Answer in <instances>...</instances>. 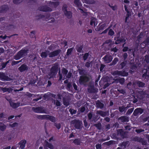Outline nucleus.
Returning <instances> with one entry per match:
<instances>
[{"mask_svg": "<svg viewBox=\"0 0 149 149\" xmlns=\"http://www.w3.org/2000/svg\"><path fill=\"white\" fill-rule=\"evenodd\" d=\"M67 6L65 5H64L63 7V10L64 12V14L68 18H70L72 17V13L70 11H67L66 8Z\"/></svg>", "mask_w": 149, "mask_h": 149, "instance_id": "obj_6", "label": "nucleus"}, {"mask_svg": "<svg viewBox=\"0 0 149 149\" xmlns=\"http://www.w3.org/2000/svg\"><path fill=\"white\" fill-rule=\"evenodd\" d=\"M97 114L100 115L102 117H104L106 115V113L105 112L102 111H97Z\"/></svg>", "mask_w": 149, "mask_h": 149, "instance_id": "obj_27", "label": "nucleus"}, {"mask_svg": "<svg viewBox=\"0 0 149 149\" xmlns=\"http://www.w3.org/2000/svg\"><path fill=\"white\" fill-rule=\"evenodd\" d=\"M2 91H3V92H5L8 91L7 90V88H3L2 89Z\"/></svg>", "mask_w": 149, "mask_h": 149, "instance_id": "obj_63", "label": "nucleus"}, {"mask_svg": "<svg viewBox=\"0 0 149 149\" xmlns=\"http://www.w3.org/2000/svg\"><path fill=\"white\" fill-rule=\"evenodd\" d=\"M51 96L52 97H55L56 96L54 94H51L50 93H47L45 95V96Z\"/></svg>", "mask_w": 149, "mask_h": 149, "instance_id": "obj_43", "label": "nucleus"}, {"mask_svg": "<svg viewBox=\"0 0 149 149\" xmlns=\"http://www.w3.org/2000/svg\"><path fill=\"white\" fill-rule=\"evenodd\" d=\"M96 104L97 107L100 108V109H102L104 107V104L99 101H97Z\"/></svg>", "mask_w": 149, "mask_h": 149, "instance_id": "obj_26", "label": "nucleus"}, {"mask_svg": "<svg viewBox=\"0 0 149 149\" xmlns=\"http://www.w3.org/2000/svg\"><path fill=\"white\" fill-rule=\"evenodd\" d=\"M38 10L44 12H50L52 11L51 8L46 6H41L39 7Z\"/></svg>", "mask_w": 149, "mask_h": 149, "instance_id": "obj_8", "label": "nucleus"}, {"mask_svg": "<svg viewBox=\"0 0 149 149\" xmlns=\"http://www.w3.org/2000/svg\"><path fill=\"white\" fill-rule=\"evenodd\" d=\"M74 143L76 145H79L80 143V141L78 139H75L74 140Z\"/></svg>", "mask_w": 149, "mask_h": 149, "instance_id": "obj_38", "label": "nucleus"}, {"mask_svg": "<svg viewBox=\"0 0 149 149\" xmlns=\"http://www.w3.org/2000/svg\"><path fill=\"white\" fill-rule=\"evenodd\" d=\"M98 23V22L96 19L94 17L91 18L90 24L92 26H93L95 27L96 25H97Z\"/></svg>", "mask_w": 149, "mask_h": 149, "instance_id": "obj_14", "label": "nucleus"}, {"mask_svg": "<svg viewBox=\"0 0 149 149\" xmlns=\"http://www.w3.org/2000/svg\"><path fill=\"white\" fill-rule=\"evenodd\" d=\"M26 143V141L25 140H23L21 141L19 143V144L20 145V148L21 149H23L25 146V144Z\"/></svg>", "mask_w": 149, "mask_h": 149, "instance_id": "obj_17", "label": "nucleus"}, {"mask_svg": "<svg viewBox=\"0 0 149 149\" xmlns=\"http://www.w3.org/2000/svg\"><path fill=\"white\" fill-rule=\"evenodd\" d=\"M62 74H60V71H59V79L61 80L63 79H64L66 76V74L68 73V71L65 68H63L62 70Z\"/></svg>", "mask_w": 149, "mask_h": 149, "instance_id": "obj_4", "label": "nucleus"}, {"mask_svg": "<svg viewBox=\"0 0 149 149\" xmlns=\"http://www.w3.org/2000/svg\"><path fill=\"white\" fill-rule=\"evenodd\" d=\"M69 111L70 113L71 114H73L76 113V111L75 110H74L72 109H70L69 110Z\"/></svg>", "mask_w": 149, "mask_h": 149, "instance_id": "obj_44", "label": "nucleus"}, {"mask_svg": "<svg viewBox=\"0 0 149 149\" xmlns=\"http://www.w3.org/2000/svg\"><path fill=\"white\" fill-rule=\"evenodd\" d=\"M23 0H13V2L15 4H18L21 2Z\"/></svg>", "mask_w": 149, "mask_h": 149, "instance_id": "obj_41", "label": "nucleus"}, {"mask_svg": "<svg viewBox=\"0 0 149 149\" xmlns=\"http://www.w3.org/2000/svg\"><path fill=\"white\" fill-rule=\"evenodd\" d=\"M118 91L121 93H122L124 94L125 93V91L123 89L118 90Z\"/></svg>", "mask_w": 149, "mask_h": 149, "instance_id": "obj_57", "label": "nucleus"}, {"mask_svg": "<svg viewBox=\"0 0 149 149\" xmlns=\"http://www.w3.org/2000/svg\"><path fill=\"white\" fill-rule=\"evenodd\" d=\"M105 63H109L113 59L112 56L110 54H107L102 58Z\"/></svg>", "mask_w": 149, "mask_h": 149, "instance_id": "obj_7", "label": "nucleus"}, {"mask_svg": "<svg viewBox=\"0 0 149 149\" xmlns=\"http://www.w3.org/2000/svg\"><path fill=\"white\" fill-rule=\"evenodd\" d=\"M46 21H48L49 23H53L55 22L54 19L52 17L47 19L46 20Z\"/></svg>", "mask_w": 149, "mask_h": 149, "instance_id": "obj_32", "label": "nucleus"}, {"mask_svg": "<svg viewBox=\"0 0 149 149\" xmlns=\"http://www.w3.org/2000/svg\"><path fill=\"white\" fill-rule=\"evenodd\" d=\"M143 110L141 108H138L135 109L134 111L133 114L134 116H136L137 114H141L143 112Z\"/></svg>", "mask_w": 149, "mask_h": 149, "instance_id": "obj_13", "label": "nucleus"}, {"mask_svg": "<svg viewBox=\"0 0 149 149\" xmlns=\"http://www.w3.org/2000/svg\"><path fill=\"white\" fill-rule=\"evenodd\" d=\"M0 79L2 81H10L11 79L4 73H0Z\"/></svg>", "mask_w": 149, "mask_h": 149, "instance_id": "obj_9", "label": "nucleus"}, {"mask_svg": "<svg viewBox=\"0 0 149 149\" xmlns=\"http://www.w3.org/2000/svg\"><path fill=\"white\" fill-rule=\"evenodd\" d=\"M37 117L39 119H44V115H38Z\"/></svg>", "mask_w": 149, "mask_h": 149, "instance_id": "obj_51", "label": "nucleus"}, {"mask_svg": "<svg viewBox=\"0 0 149 149\" xmlns=\"http://www.w3.org/2000/svg\"><path fill=\"white\" fill-rule=\"evenodd\" d=\"M136 83V84L137 86H139V87H143L144 85V83L140 81H136L135 83L134 84H135Z\"/></svg>", "mask_w": 149, "mask_h": 149, "instance_id": "obj_31", "label": "nucleus"}, {"mask_svg": "<svg viewBox=\"0 0 149 149\" xmlns=\"http://www.w3.org/2000/svg\"><path fill=\"white\" fill-rule=\"evenodd\" d=\"M6 126L2 123L0 122V130L2 131H4L6 129Z\"/></svg>", "mask_w": 149, "mask_h": 149, "instance_id": "obj_21", "label": "nucleus"}, {"mask_svg": "<svg viewBox=\"0 0 149 149\" xmlns=\"http://www.w3.org/2000/svg\"><path fill=\"white\" fill-rule=\"evenodd\" d=\"M112 74L114 76L118 75V76H127L128 74L127 72H126L124 71H119L118 70L112 72Z\"/></svg>", "mask_w": 149, "mask_h": 149, "instance_id": "obj_2", "label": "nucleus"}, {"mask_svg": "<svg viewBox=\"0 0 149 149\" xmlns=\"http://www.w3.org/2000/svg\"><path fill=\"white\" fill-rule=\"evenodd\" d=\"M126 62H123L122 63H121L120 65L121 66V68H123L125 65H126Z\"/></svg>", "mask_w": 149, "mask_h": 149, "instance_id": "obj_53", "label": "nucleus"}, {"mask_svg": "<svg viewBox=\"0 0 149 149\" xmlns=\"http://www.w3.org/2000/svg\"><path fill=\"white\" fill-rule=\"evenodd\" d=\"M57 68L56 66H53L51 70L50 73L49 74V75L50 76V77H54L57 73Z\"/></svg>", "mask_w": 149, "mask_h": 149, "instance_id": "obj_3", "label": "nucleus"}, {"mask_svg": "<svg viewBox=\"0 0 149 149\" xmlns=\"http://www.w3.org/2000/svg\"><path fill=\"white\" fill-rule=\"evenodd\" d=\"M98 90V89L95 90L93 87H90L88 89V91L89 92L92 93L95 92L97 91Z\"/></svg>", "mask_w": 149, "mask_h": 149, "instance_id": "obj_30", "label": "nucleus"}, {"mask_svg": "<svg viewBox=\"0 0 149 149\" xmlns=\"http://www.w3.org/2000/svg\"><path fill=\"white\" fill-rule=\"evenodd\" d=\"M83 2L88 4H94L95 1L94 0H82Z\"/></svg>", "mask_w": 149, "mask_h": 149, "instance_id": "obj_23", "label": "nucleus"}, {"mask_svg": "<svg viewBox=\"0 0 149 149\" xmlns=\"http://www.w3.org/2000/svg\"><path fill=\"white\" fill-rule=\"evenodd\" d=\"M28 68L27 66L24 64L22 65L19 68V70L21 72H22L25 70H28Z\"/></svg>", "mask_w": 149, "mask_h": 149, "instance_id": "obj_16", "label": "nucleus"}, {"mask_svg": "<svg viewBox=\"0 0 149 149\" xmlns=\"http://www.w3.org/2000/svg\"><path fill=\"white\" fill-rule=\"evenodd\" d=\"M110 84H111V83L109 84V83H108V82L107 83V84H105L104 85V88H106V87H107L109 86Z\"/></svg>", "mask_w": 149, "mask_h": 149, "instance_id": "obj_60", "label": "nucleus"}, {"mask_svg": "<svg viewBox=\"0 0 149 149\" xmlns=\"http://www.w3.org/2000/svg\"><path fill=\"white\" fill-rule=\"evenodd\" d=\"M89 80V78L86 76H82L80 77L79 81L81 84H83L85 82Z\"/></svg>", "mask_w": 149, "mask_h": 149, "instance_id": "obj_12", "label": "nucleus"}, {"mask_svg": "<svg viewBox=\"0 0 149 149\" xmlns=\"http://www.w3.org/2000/svg\"><path fill=\"white\" fill-rule=\"evenodd\" d=\"M21 61H22L21 60L16 61H13L12 62V65H14L15 64H18V63H20Z\"/></svg>", "mask_w": 149, "mask_h": 149, "instance_id": "obj_42", "label": "nucleus"}, {"mask_svg": "<svg viewBox=\"0 0 149 149\" xmlns=\"http://www.w3.org/2000/svg\"><path fill=\"white\" fill-rule=\"evenodd\" d=\"M65 94V93H63L62 95L59 94L58 95V98L60 99H61L62 98H63V104L67 106L69 104V102L68 100H65L64 99V98L63 97V96H64Z\"/></svg>", "mask_w": 149, "mask_h": 149, "instance_id": "obj_11", "label": "nucleus"}, {"mask_svg": "<svg viewBox=\"0 0 149 149\" xmlns=\"http://www.w3.org/2000/svg\"><path fill=\"white\" fill-rule=\"evenodd\" d=\"M10 106L14 108H15L19 106V104L18 103H16L13 102H10Z\"/></svg>", "mask_w": 149, "mask_h": 149, "instance_id": "obj_24", "label": "nucleus"}, {"mask_svg": "<svg viewBox=\"0 0 149 149\" xmlns=\"http://www.w3.org/2000/svg\"><path fill=\"white\" fill-rule=\"evenodd\" d=\"M74 3L75 5L78 7H80L81 6V4L79 0H74Z\"/></svg>", "mask_w": 149, "mask_h": 149, "instance_id": "obj_25", "label": "nucleus"}, {"mask_svg": "<svg viewBox=\"0 0 149 149\" xmlns=\"http://www.w3.org/2000/svg\"><path fill=\"white\" fill-rule=\"evenodd\" d=\"M82 49V47L81 46H79V47H78L77 48V51L79 52H81Z\"/></svg>", "mask_w": 149, "mask_h": 149, "instance_id": "obj_48", "label": "nucleus"}, {"mask_svg": "<svg viewBox=\"0 0 149 149\" xmlns=\"http://www.w3.org/2000/svg\"><path fill=\"white\" fill-rule=\"evenodd\" d=\"M74 122H76L75 125L76 128L77 129H79L81 124V122L77 120H75Z\"/></svg>", "mask_w": 149, "mask_h": 149, "instance_id": "obj_22", "label": "nucleus"}, {"mask_svg": "<svg viewBox=\"0 0 149 149\" xmlns=\"http://www.w3.org/2000/svg\"><path fill=\"white\" fill-rule=\"evenodd\" d=\"M54 47V45L52 44V45L51 46H49V49L50 50H53V47Z\"/></svg>", "mask_w": 149, "mask_h": 149, "instance_id": "obj_62", "label": "nucleus"}, {"mask_svg": "<svg viewBox=\"0 0 149 149\" xmlns=\"http://www.w3.org/2000/svg\"><path fill=\"white\" fill-rule=\"evenodd\" d=\"M44 146L48 147L50 149H54V147L50 143H49L47 141H45L44 144Z\"/></svg>", "mask_w": 149, "mask_h": 149, "instance_id": "obj_15", "label": "nucleus"}, {"mask_svg": "<svg viewBox=\"0 0 149 149\" xmlns=\"http://www.w3.org/2000/svg\"><path fill=\"white\" fill-rule=\"evenodd\" d=\"M92 116L93 115L91 113H88V116L89 119H91L92 118Z\"/></svg>", "mask_w": 149, "mask_h": 149, "instance_id": "obj_56", "label": "nucleus"}, {"mask_svg": "<svg viewBox=\"0 0 149 149\" xmlns=\"http://www.w3.org/2000/svg\"><path fill=\"white\" fill-rule=\"evenodd\" d=\"M127 108L128 107H125L123 106H122V107H119V109L120 112H123L124 111H125Z\"/></svg>", "mask_w": 149, "mask_h": 149, "instance_id": "obj_28", "label": "nucleus"}, {"mask_svg": "<svg viewBox=\"0 0 149 149\" xmlns=\"http://www.w3.org/2000/svg\"><path fill=\"white\" fill-rule=\"evenodd\" d=\"M49 52L47 51L42 53L41 54V56L42 58H45L47 57L48 55L49 56Z\"/></svg>", "mask_w": 149, "mask_h": 149, "instance_id": "obj_20", "label": "nucleus"}, {"mask_svg": "<svg viewBox=\"0 0 149 149\" xmlns=\"http://www.w3.org/2000/svg\"><path fill=\"white\" fill-rule=\"evenodd\" d=\"M106 26V24H104L101 26H100L98 28H97L96 29H95L96 31H99L100 30L103 29Z\"/></svg>", "mask_w": 149, "mask_h": 149, "instance_id": "obj_29", "label": "nucleus"}, {"mask_svg": "<svg viewBox=\"0 0 149 149\" xmlns=\"http://www.w3.org/2000/svg\"><path fill=\"white\" fill-rule=\"evenodd\" d=\"M144 130L142 129H136L135 130V131L137 133H139L141 132L144 131Z\"/></svg>", "mask_w": 149, "mask_h": 149, "instance_id": "obj_45", "label": "nucleus"}, {"mask_svg": "<svg viewBox=\"0 0 149 149\" xmlns=\"http://www.w3.org/2000/svg\"><path fill=\"white\" fill-rule=\"evenodd\" d=\"M55 126L58 129H59L61 127V125L59 124H56Z\"/></svg>", "mask_w": 149, "mask_h": 149, "instance_id": "obj_59", "label": "nucleus"}, {"mask_svg": "<svg viewBox=\"0 0 149 149\" xmlns=\"http://www.w3.org/2000/svg\"><path fill=\"white\" fill-rule=\"evenodd\" d=\"M109 6L111 7L112 9L113 10H115L116 9L117 7L116 6H111L109 5Z\"/></svg>", "mask_w": 149, "mask_h": 149, "instance_id": "obj_55", "label": "nucleus"}, {"mask_svg": "<svg viewBox=\"0 0 149 149\" xmlns=\"http://www.w3.org/2000/svg\"><path fill=\"white\" fill-rule=\"evenodd\" d=\"M116 83L119 82L121 84H123L125 82V79L123 78L120 79H114Z\"/></svg>", "mask_w": 149, "mask_h": 149, "instance_id": "obj_18", "label": "nucleus"}, {"mask_svg": "<svg viewBox=\"0 0 149 149\" xmlns=\"http://www.w3.org/2000/svg\"><path fill=\"white\" fill-rule=\"evenodd\" d=\"M119 119L122 122H128V118L126 116H121L119 118Z\"/></svg>", "mask_w": 149, "mask_h": 149, "instance_id": "obj_19", "label": "nucleus"}, {"mask_svg": "<svg viewBox=\"0 0 149 149\" xmlns=\"http://www.w3.org/2000/svg\"><path fill=\"white\" fill-rule=\"evenodd\" d=\"M114 34V31L112 30V29H110L109 30L108 33V34L109 35L112 36Z\"/></svg>", "mask_w": 149, "mask_h": 149, "instance_id": "obj_39", "label": "nucleus"}, {"mask_svg": "<svg viewBox=\"0 0 149 149\" xmlns=\"http://www.w3.org/2000/svg\"><path fill=\"white\" fill-rule=\"evenodd\" d=\"M71 75H72L71 73H70V72H69L68 73L67 75H66V77L67 78H70L71 77Z\"/></svg>", "mask_w": 149, "mask_h": 149, "instance_id": "obj_58", "label": "nucleus"}, {"mask_svg": "<svg viewBox=\"0 0 149 149\" xmlns=\"http://www.w3.org/2000/svg\"><path fill=\"white\" fill-rule=\"evenodd\" d=\"M134 109V108H132L129 109L126 113L127 115H129L130 114L133 112Z\"/></svg>", "mask_w": 149, "mask_h": 149, "instance_id": "obj_34", "label": "nucleus"}, {"mask_svg": "<svg viewBox=\"0 0 149 149\" xmlns=\"http://www.w3.org/2000/svg\"><path fill=\"white\" fill-rule=\"evenodd\" d=\"M92 62H87L85 64V66L88 68L91 65V66H92Z\"/></svg>", "mask_w": 149, "mask_h": 149, "instance_id": "obj_40", "label": "nucleus"}, {"mask_svg": "<svg viewBox=\"0 0 149 149\" xmlns=\"http://www.w3.org/2000/svg\"><path fill=\"white\" fill-rule=\"evenodd\" d=\"M54 103L57 106H60L61 105V103L57 100H54Z\"/></svg>", "mask_w": 149, "mask_h": 149, "instance_id": "obj_35", "label": "nucleus"}, {"mask_svg": "<svg viewBox=\"0 0 149 149\" xmlns=\"http://www.w3.org/2000/svg\"><path fill=\"white\" fill-rule=\"evenodd\" d=\"M72 51V48H70V49H68L67 50V54L68 55H69L70 54Z\"/></svg>", "mask_w": 149, "mask_h": 149, "instance_id": "obj_47", "label": "nucleus"}, {"mask_svg": "<svg viewBox=\"0 0 149 149\" xmlns=\"http://www.w3.org/2000/svg\"><path fill=\"white\" fill-rule=\"evenodd\" d=\"M61 51L60 50L58 49L51 52H49V57L52 58L57 56L60 53Z\"/></svg>", "mask_w": 149, "mask_h": 149, "instance_id": "obj_10", "label": "nucleus"}, {"mask_svg": "<svg viewBox=\"0 0 149 149\" xmlns=\"http://www.w3.org/2000/svg\"><path fill=\"white\" fill-rule=\"evenodd\" d=\"M88 56V53H86L83 56L84 59V60H86L87 59Z\"/></svg>", "mask_w": 149, "mask_h": 149, "instance_id": "obj_49", "label": "nucleus"}, {"mask_svg": "<svg viewBox=\"0 0 149 149\" xmlns=\"http://www.w3.org/2000/svg\"><path fill=\"white\" fill-rule=\"evenodd\" d=\"M49 120H50L52 122H54L56 121L55 118L54 116H49Z\"/></svg>", "mask_w": 149, "mask_h": 149, "instance_id": "obj_36", "label": "nucleus"}, {"mask_svg": "<svg viewBox=\"0 0 149 149\" xmlns=\"http://www.w3.org/2000/svg\"><path fill=\"white\" fill-rule=\"evenodd\" d=\"M85 109V108L84 107H82L81 108L80 111L81 112H83L84 111Z\"/></svg>", "mask_w": 149, "mask_h": 149, "instance_id": "obj_61", "label": "nucleus"}, {"mask_svg": "<svg viewBox=\"0 0 149 149\" xmlns=\"http://www.w3.org/2000/svg\"><path fill=\"white\" fill-rule=\"evenodd\" d=\"M6 64L5 63H3L1 65L2 66V68H4L6 66Z\"/></svg>", "mask_w": 149, "mask_h": 149, "instance_id": "obj_64", "label": "nucleus"}, {"mask_svg": "<svg viewBox=\"0 0 149 149\" xmlns=\"http://www.w3.org/2000/svg\"><path fill=\"white\" fill-rule=\"evenodd\" d=\"M95 125L97 128L99 129H100L101 128V124L100 123H98L95 124Z\"/></svg>", "mask_w": 149, "mask_h": 149, "instance_id": "obj_46", "label": "nucleus"}, {"mask_svg": "<svg viewBox=\"0 0 149 149\" xmlns=\"http://www.w3.org/2000/svg\"><path fill=\"white\" fill-rule=\"evenodd\" d=\"M49 115H44V119L49 120Z\"/></svg>", "mask_w": 149, "mask_h": 149, "instance_id": "obj_50", "label": "nucleus"}, {"mask_svg": "<svg viewBox=\"0 0 149 149\" xmlns=\"http://www.w3.org/2000/svg\"><path fill=\"white\" fill-rule=\"evenodd\" d=\"M32 109L33 111L36 113H46L45 110L42 107H33L32 108Z\"/></svg>", "mask_w": 149, "mask_h": 149, "instance_id": "obj_5", "label": "nucleus"}, {"mask_svg": "<svg viewBox=\"0 0 149 149\" xmlns=\"http://www.w3.org/2000/svg\"><path fill=\"white\" fill-rule=\"evenodd\" d=\"M26 50H21L18 52L17 54L14 56V58L16 60L19 59L23 57L26 54Z\"/></svg>", "mask_w": 149, "mask_h": 149, "instance_id": "obj_1", "label": "nucleus"}, {"mask_svg": "<svg viewBox=\"0 0 149 149\" xmlns=\"http://www.w3.org/2000/svg\"><path fill=\"white\" fill-rule=\"evenodd\" d=\"M119 41L120 42H124L125 41V40L123 38H121L119 39Z\"/></svg>", "mask_w": 149, "mask_h": 149, "instance_id": "obj_54", "label": "nucleus"}, {"mask_svg": "<svg viewBox=\"0 0 149 149\" xmlns=\"http://www.w3.org/2000/svg\"><path fill=\"white\" fill-rule=\"evenodd\" d=\"M101 146L100 144H97L96 145V149H101Z\"/></svg>", "mask_w": 149, "mask_h": 149, "instance_id": "obj_52", "label": "nucleus"}, {"mask_svg": "<svg viewBox=\"0 0 149 149\" xmlns=\"http://www.w3.org/2000/svg\"><path fill=\"white\" fill-rule=\"evenodd\" d=\"M9 125L11 127L13 128L17 127L18 126V123H14L12 124H10Z\"/></svg>", "mask_w": 149, "mask_h": 149, "instance_id": "obj_37", "label": "nucleus"}, {"mask_svg": "<svg viewBox=\"0 0 149 149\" xmlns=\"http://www.w3.org/2000/svg\"><path fill=\"white\" fill-rule=\"evenodd\" d=\"M118 59L117 58H114L112 62L111 63V65H114L116 64L117 63L118 61Z\"/></svg>", "mask_w": 149, "mask_h": 149, "instance_id": "obj_33", "label": "nucleus"}]
</instances>
